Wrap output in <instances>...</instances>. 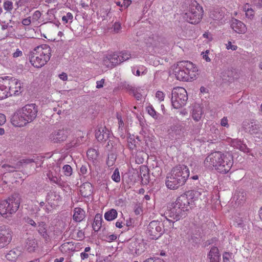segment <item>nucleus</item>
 <instances>
[{"mask_svg": "<svg viewBox=\"0 0 262 262\" xmlns=\"http://www.w3.org/2000/svg\"><path fill=\"white\" fill-rule=\"evenodd\" d=\"M112 179L113 181L116 182H119L120 181V176L119 171L118 168H116L114 171V172L112 176Z\"/></svg>", "mask_w": 262, "mask_h": 262, "instance_id": "obj_45", "label": "nucleus"}, {"mask_svg": "<svg viewBox=\"0 0 262 262\" xmlns=\"http://www.w3.org/2000/svg\"><path fill=\"white\" fill-rule=\"evenodd\" d=\"M5 84L7 89L8 97L12 95H18L22 91L23 88L20 81L12 77L7 76L3 78Z\"/></svg>", "mask_w": 262, "mask_h": 262, "instance_id": "obj_9", "label": "nucleus"}, {"mask_svg": "<svg viewBox=\"0 0 262 262\" xmlns=\"http://www.w3.org/2000/svg\"><path fill=\"white\" fill-rule=\"evenodd\" d=\"M54 197L53 199L55 200V199L56 200H58L60 199V196L59 195H57L54 192H51L48 194V196L46 198V200L47 201H49L50 199H52V198Z\"/></svg>", "mask_w": 262, "mask_h": 262, "instance_id": "obj_50", "label": "nucleus"}, {"mask_svg": "<svg viewBox=\"0 0 262 262\" xmlns=\"http://www.w3.org/2000/svg\"><path fill=\"white\" fill-rule=\"evenodd\" d=\"M188 100L187 93L182 87H176L171 92V101L172 106L176 109L180 108L186 105Z\"/></svg>", "mask_w": 262, "mask_h": 262, "instance_id": "obj_7", "label": "nucleus"}, {"mask_svg": "<svg viewBox=\"0 0 262 262\" xmlns=\"http://www.w3.org/2000/svg\"><path fill=\"white\" fill-rule=\"evenodd\" d=\"M41 16V13L39 11H36L34 12V13H33V16H32V17H33V19L35 20H37Z\"/></svg>", "mask_w": 262, "mask_h": 262, "instance_id": "obj_56", "label": "nucleus"}, {"mask_svg": "<svg viewBox=\"0 0 262 262\" xmlns=\"http://www.w3.org/2000/svg\"><path fill=\"white\" fill-rule=\"evenodd\" d=\"M13 166L16 171L17 169L21 168L23 167V165L22 164L21 161L20 160L19 161L17 162L16 163L14 164Z\"/></svg>", "mask_w": 262, "mask_h": 262, "instance_id": "obj_59", "label": "nucleus"}, {"mask_svg": "<svg viewBox=\"0 0 262 262\" xmlns=\"http://www.w3.org/2000/svg\"><path fill=\"white\" fill-rule=\"evenodd\" d=\"M243 125L245 130L251 134L256 133L259 128L258 122L255 121L244 122Z\"/></svg>", "mask_w": 262, "mask_h": 262, "instance_id": "obj_20", "label": "nucleus"}, {"mask_svg": "<svg viewBox=\"0 0 262 262\" xmlns=\"http://www.w3.org/2000/svg\"><path fill=\"white\" fill-rule=\"evenodd\" d=\"M176 125H173L171 128L169 129V133L172 136H176V137L179 138L183 133V127L180 123H177Z\"/></svg>", "mask_w": 262, "mask_h": 262, "instance_id": "obj_22", "label": "nucleus"}, {"mask_svg": "<svg viewBox=\"0 0 262 262\" xmlns=\"http://www.w3.org/2000/svg\"><path fill=\"white\" fill-rule=\"evenodd\" d=\"M231 145L233 147L238 149L245 152H248V148L246 144H244L240 140L237 139L232 140L231 141Z\"/></svg>", "mask_w": 262, "mask_h": 262, "instance_id": "obj_27", "label": "nucleus"}, {"mask_svg": "<svg viewBox=\"0 0 262 262\" xmlns=\"http://www.w3.org/2000/svg\"><path fill=\"white\" fill-rule=\"evenodd\" d=\"M38 111V106L35 104H26L12 116L11 123L14 126H24L36 118Z\"/></svg>", "mask_w": 262, "mask_h": 262, "instance_id": "obj_2", "label": "nucleus"}, {"mask_svg": "<svg viewBox=\"0 0 262 262\" xmlns=\"http://www.w3.org/2000/svg\"><path fill=\"white\" fill-rule=\"evenodd\" d=\"M12 236L13 232L9 227L5 225L0 226V249L11 243Z\"/></svg>", "mask_w": 262, "mask_h": 262, "instance_id": "obj_12", "label": "nucleus"}, {"mask_svg": "<svg viewBox=\"0 0 262 262\" xmlns=\"http://www.w3.org/2000/svg\"><path fill=\"white\" fill-rule=\"evenodd\" d=\"M142 71L141 75L145 74L147 72L146 69L143 66L140 67L139 69L137 70L136 75L139 76L141 75V72Z\"/></svg>", "mask_w": 262, "mask_h": 262, "instance_id": "obj_52", "label": "nucleus"}, {"mask_svg": "<svg viewBox=\"0 0 262 262\" xmlns=\"http://www.w3.org/2000/svg\"><path fill=\"white\" fill-rule=\"evenodd\" d=\"M23 165L24 164H29L32 162H35V160L34 159L31 158H26L23 159L21 160Z\"/></svg>", "mask_w": 262, "mask_h": 262, "instance_id": "obj_53", "label": "nucleus"}, {"mask_svg": "<svg viewBox=\"0 0 262 262\" xmlns=\"http://www.w3.org/2000/svg\"><path fill=\"white\" fill-rule=\"evenodd\" d=\"M23 253V248L17 247L10 250L6 255V258L9 261H14L21 256Z\"/></svg>", "mask_w": 262, "mask_h": 262, "instance_id": "obj_17", "label": "nucleus"}, {"mask_svg": "<svg viewBox=\"0 0 262 262\" xmlns=\"http://www.w3.org/2000/svg\"><path fill=\"white\" fill-rule=\"evenodd\" d=\"M27 244V249L30 252L34 251L37 247V244L34 240H29Z\"/></svg>", "mask_w": 262, "mask_h": 262, "instance_id": "obj_43", "label": "nucleus"}, {"mask_svg": "<svg viewBox=\"0 0 262 262\" xmlns=\"http://www.w3.org/2000/svg\"><path fill=\"white\" fill-rule=\"evenodd\" d=\"M162 38L156 35L151 34L144 38V42L148 47H158L160 46Z\"/></svg>", "mask_w": 262, "mask_h": 262, "instance_id": "obj_18", "label": "nucleus"}, {"mask_svg": "<svg viewBox=\"0 0 262 262\" xmlns=\"http://www.w3.org/2000/svg\"><path fill=\"white\" fill-rule=\"evenodd\" d=\"M221 125L225 127H228V119L227 117H224L221 119Z\"/></svg>", "mask_w": 262, "mask_h": 262, "instance_id": "obj_60", "label": "nucleus"}, {"mask_svg": "<svg viewBox=\"0 0 262 262\" xmlns=\"http://www.w3.org/2000/svg\"><path fill=\"white\" fill-rule=\"evenodd\" d=\"M215 256L220 257L219 249L216 247H213L210 250L208 256L215 257Z\"/></svg>", "mask_w": 262, "mask_h": 262, "instance_id": "obj_47", "label": "nucleus"}, {"mask_svg": "<svg viewBox=\"0 0 262 262\" xmlns=\"http://www.w3.org/2000/svg\"><path fill=\"white\" fill-rule=\"evenodd\" d=\"M117 216V212L115 209H112L104 214V218L108 221H113Z\"/></svg>", "mask_w": 262, "mask_h": 262, "instance_id": "obj_32", "label": "nucleus"}, {"mask_svg": "<svg viewBox=\"0 0 262 262\" xmlns=\"http://www.w3.org/2000/svg\"><path fill=\"white\" fill-rule=\"evenodd\" d=\"M114 31L118 33L121 28V24L119 22L115 23L114 25Z\"/></svg>", "mask_w": 262, "mask_h": 262, "instance_id": "obj_55", "label": "nucleus"}, {"mask_svg": "<svg viewBox=\"0 0 262 262\" xmlns=\"http://www.w3.org/2000/svg\"><path fill=\"white\" fill-rule=\"evenodd\" d=\"M58 176L59 175L54 176L49 179L51 182L57 184L58 186L60 187H64L66 185L65 182L61 180L60 177H58Z\"/></svg>", "mask_w": 262, "mask_h": 262, "instance_id": "obj_34", "label": "nucleus"}, {"mask_svg": "<svg viewBox=\"0 0 262 262\" xmlns=\"http://www.w3.org/2000/svg\"><path fill=\"white\" fill-rule=\"evenodd\" d=\"M156 96L161 101L164 100L165 97L164 93L161 91H158L156 93Z\"/></svg>", "mask_w": 262, "mask_h": 262, "instance_id": "obj_54", "label": "nucleus"}, {"mask_svg": "<svg viewBox=\"0 0 262 262\" xmlns=\"http://www.w3.org/2000/svg\"><path fill=\"white\" fill-rule=\"evenodd\" d=\"M4 8L8 12H11L13 9V3L9 0H6L4 3Z\"/></svg>", "mask_w": 262, "mask_h": 262, "instance_id": "obj_42", "label": "nucleus"}, {"mask_svg": "<svg viewBox=\"0 0 262 262\" xmlns=\"http://www.w3.org/2000/svg\"><path fill=\"white\" fill-rule=\"evenodd\" d=\"M73 215V220L76 222H80L85 217L84 211L80 208H76Z\"/></svg>", "mask_w": 262, "mask_h": 262, "instance_id": "obj_28", "label": "nucleus"}, {"mask_svg": "<svg viewBox=\"0 0 262 262\" xmlns=\"http://www.w3.org/2000/svg\"><path fill=\"white\" fill-rule=\"evenodd\" d=\"M128 248L130 253L134 255H139L145 250L144 244L137 239H133L129 242Z\"/></svg>", "mask_w": 262, "mask_h": 262, "instance_id": "obj_14", "label": "nucleus"}, {"mask_svg": "<svg viewBox=\"0 0 262 262\" xmlns=\"http://www.w3.org/2000/svg\"><path fill=\"white\" fill-rule=\"evenodd\" d=\"M227 49L228 50L231 49L232 51H235L237 49V47L235 45H232L231 41H228L227 45Z\"/></svg>", "mask_w": 262, "mask_h": 262, "instance_id": "obj_57", "label": "nucleus"}, {"mask_svg": "<svg viewBox=\"0 0 262 262\" xmlns=\"http://www.w3.org/2000/svg\"><path fill=\"white\" fill-rule=\"evenodd\" d=\"M124 88L128 91V92L131 94L132 93L135 91L136 89L135 88H134V87H133L132 86L129 85V84H127V85H124Z\"/></svg>", "mask_w": 262, "mask_h": 262, "instance_id": "obj_61", "label": "nucleus"}, {"mask_svg": "<svg viewBox=\"0 0 262 262\" xmlns=\"http://www.w3.org/2000/svg\"><path fill=\"white\" fill-rule=\"evenodd\" d=\"M60 168L58 166H54L52 169L50 170L47 174V176L49 179L54 176L59 175Z\"/></svg>", "mask_w": 262, "mask_h": 262, "instance_id": "obj_38", "label": "nucleus"}, {"mask_svg": "<svg viewBox=\"0 0 262 262\" xmlns=\"http://www.w3.org/2000/svg\"><path fill=\"white\" fill-rule=\"evenodd\" d=\"M104 83V79H102L100 81H97L96 82V84H97L96 88L97 89H100V88H102L103 86Z\"/></svg>", "mask_w": 262, "mask_h": 262, "instance_id": "obj_63", "label": "nucleus"}, {"mask_svg": "<svg viewBox=\"0 0 262 262\" xmlns=\"http://www.w3.org/2000/svg\"><path fill=\"white\" fill-rule=\"evenodd\" d=\"M80 172L82 174H90L93 175L91 166L89 163L85 162L80 167Z\"/></svg>", "mask_w": 262, "mask_h": 262, "instance_id": "obj_33", "label": "nucleus"}, {"mask_svg": "<svg viewBox=\"0 0 262 262\" xmlns=\"http://www.w3.org/2000/svg\"><path fill=\"white\" fill-rule=\"evenodd\" d=\"M20 205V198L18 194H14L7 199L0 202V214L6 218L15 213Z\"/></svg>", "mask_w": 262, "mask_h": 262, "instance_id": "obj_6", "label": "nucleus"}, {"mask_svg": "<svg viewBox=\"0 0 262 262\" xmlns=\"http://www.w3.org/2000/svg\"><path fill=\"white\" fill-rule=\"evenodd\" d=\"M51 52L50 47L47 45L38 46L29 52V61L35 68H40L50 60Z\"/></svg>", "mask_w": 262, "mask_h": 262, "instance_id": "obj_4", "label": "nucleus"}, {"mask_svg": "<svg viewBox=\"0 0 262 262\" xmlns=\"http://www.w3.org/2000/svg\"><path fill=\"white\" fill-rule=\"evenodd\" d=\"M248 4H246L244 7V10L245 11V15L247 18L252 19L254 16V10L249 7Z\"/></svg>", "mask_w": 262, "mask_h": 262, "instance_id": "obj_36", "label": "nucleus"}, {"mask_svg": "<svg viewBox=\"0 0 262 262\" xmlns=\"http://www.w3.org/2000/svg\"><path fill=\"white\" fill-rule=\"evenodd\" d=\"M107 144L105 145V149L108 151H113L117 145V140L112 135L107 140Z\"/></svg>", "mask_w": 262, "mask_h": 262, "instance_id": "obj_29", "label": "nucleus"}, {"mask_svg": "<svg viewBox=\"0 0 262 262\" xmlns=\"http://www.w3.org/2000/svg\"><path fill=\"white\" fill-rule=\"evenodd\" d=\"M112 135L111 132L105 126L98 127L95 132V137L99 142H106Z\"/></svg>", "mask_w": 262, "mask_h": 262, "instance_id": "obj_16", "label": "nucleus"}, {"mask_svg": "<svg viewBox=\"0 0 262 262\" xmlns=\"http://www.w3.org/2000/svg\"><path fill=\"white\" fill-rule=\"evenodd\" d=\"M110 58L111 59V62L112 63L114 67L117 64L121 63V60H120V56L116 53H113L108 55Z\"/></svg>", "mask_w": 262, "mask_h": 262, "instance_id": "obj_37", "label": "nucleus"}, {"mask_svg": "<svg viewBox=\"0 0 262 262\" xmlns=\"http://www.w3.org/2000/svg\"><path fill=\"white\" fill-rule=\"evenodd\" d=\"M203 114L202 107L198 104H195L193 106L192 117L195 121H199Z\"/></svg>", "mask_w": 262, "mask_h": 262, "instance_id": "obj_23", "label": "nucleus"}, {"mask_svg": "<svg viewBox=\"0 0 262 262\" xmlns=\"http://www.w3.org/2000/svg\"><path fill=\"white\" fill-rule=\"evenodd\" d=\"M42 209L46 213H49L52 210V206L48 205H45V202H40L39 203V206L38 208L37 211H40L41 209Z\"/></svg>", "mask_w": 262, "mask_h": 262, "instance_id": "obj_41", "label": "nucleus"}, {"mask_svg": "<svg viewBox=\"0 0 262 262\" xmlns=\"http://www.w3.org/2000/svg\"><path fill=\"white\" fill-rule=\"evenodd\" d=\"M139 175L143 182L147 183L149 179L148 168L145 165H142L140 167Z\"/></svg>", "mask_w": 262, "mask_h": 262, "instance_id": "obj_26", "label": "nucleus"}, {"mask_svg": "<svg viewBox=\"0 0 262 262\" xmlns=\"http://www.w3.org/2000/svg\"><path fill=\"white\" fill-rule=\"evenodd\" d=\"M64 174L66 176H71L72 174V168L69 165H65L62 168Z\"/></svg>", "mask_w": 262, "mask_h": 262, "instance_id": "obj_44", "label": "nucleus"}, {"mask_svg": "<svg viewBox=\"0 0 262 262\" xmlns=\"http://www.w3.org/2000/svg\"><path fill=\"white\" fill-rule=\"evenodd\" d=\"M23 54L21 51L19 49H17L16 51L13 53V56L14 58H16L19 56H21Z\"/></svg>", "mask_w": 262, "mask_h": 262, "instance_id": "obj_64", "label": "nucleus"}, {"mask_svg": "<svg viewBox=\"0 0 262 262\" xmlns=\"http://www.w3.org/2000/svg\"><path fill=\"white\" fill-rule=\"evenodd\" d=\"M189 176V170L184 165L173 167L166 177L165 184L170 189L175 190L183 185Z\"/></svg>", "mask_w": 262, "mask_h": 262, "instance_id": "obj_3", "label": "nucleus"}, {"mask_svg": "<svg viewBox=\"0 0 262 262\" xmlns=\"http://www.w3.org/2000/svg\"><path fill=\"white\" fill-rule=\"evenodd\" d=\"M231 27L238 33H244L247 29L245 25L243 22L235 18H233L231 20Z\"/></svg>", "mask_w": 262, "mask_h": 262, "instance_id": "obj_19", "label": "nucleus"}, {"mask_svg": "<svg viewBox=\"0 0 262 262\" xmlns=\"http://www.w3.org/2000/svg\"><path fill=\"white\" fill-rule=\"evenodd\" d=\"M37 231L38 233L41 235L46 240L49 239V236L47 232V225L44 222H40L38 223Z\"/></svg>", "mask_w": 262, "mask_h": 262, "instance_id": "obj_24", "label": "nucleus"}, {"mask_svg": "<svg viewBox=\"0 0 262 262\" xmlns=\"http://www.w3.org/2000/svg\"><path fill=\"white\" fill-rule=\"evenodd\" d=\"M103 64L107 68H112L114 67L112 63L111 62V59L108 55L104 58L103 60Z\"/></svg>", "mask_w": 262, "mask_h": 262, "instance_id": "obj_48", "label": "nucleus"}, {"mask_svg": "<svg viewBox=\"0 0 262 262\" xmlns=\"http://www.w3.org/2000/svg\"><path fill=\"white\" fill-rule=\"evenodd\" d=\"M245 194V192L243 191H239L237 192L234 196V198H236V201L238 204L243 203L246 200Z\"/></svg>", "mask_w": 262, "mask_h": 262, "instance_id": "obj_35", "label": "nucleus"}, {"mask_svg": "<svg viewBox=\"0 0 262 262\" xmlns=\"http://www.w3.org/2000/svg\"><path fill=\"white\" fill-rule=\"evenodd\" d=\"M164 232L163 224L158 221H152L147 226L146 233L151 239H157Z\"/></svg>", "mask_w": 262, "mask_h": 262, "instance_id": "obj_10", "label": "nucleus"}, {"mask_svg": "<svg viewBox=\"0 0 262 262\" xmlns=\"http://www.w3.org/2000/svg\"><path fill=\"white\" fill-rule=\"evenodd\" d=\"M203 9L196 2L192 3L189 10L184 14L183 18L192 24L199 23L202 19Z\"/></svg>", "mask_w": 262, "mask_h": 262, "instance_id": "obj_8", "label": "nucleus"}, {"mask_svg": "<svg viewBox=\"0 0 262 262\" xmlns=\"http://www.w3.org/2000/svg\"><path fill=\"white\" fill-rule=\"evenodd\" d=\"M80 192L83 197H89L93 192L92 185L89 182L84 183L80 187Z\"/></svg>", "mask_w": 262, "mask_h": 262, "instance_id": "obj_21", "label": "nucleus"}, {"mask_svg": "<svg viewBox=\"0 0 262 262\" xmlns=\"http://www.w3.org/2000/svg\"><path fill=\"white\" fill-rule=\"evenodd\" d=\"M98 155V151L95 149L90 148L87 151V156L90 160H94L96 159Z\"/></svg>", "mask_w": 262, "mask_h": 262, "instance_id": "obj_39", "label": "nucleus"}, {"mask_svg": "<svg viewBox=\"0 0 262 262\" xmlns=\"http://www.w3.org/2000/svg\"><path fill=\"white\" fill-rule=\"evenodd\" d=\"M209 51L206 50L205 53H203V58L206 61L209 62L210 61V58L209 57L208 54L209 53Z\"/></svg>", "mask_w": 262, "mask_h": 262, "instance_id": "obj_62", "label": "nucleus"}, {"mask_svg": "<svg viewBox=\"0 0 262 262\" xmlns=\"http://www.w3.org/2000/svg\"><path fill=\"white\" fill-rule=\"evenodd\" d=\"M102 220V217L100 214H97L95 215L94 221L93 224V228L95 231H98L100 229V227H101Z\"/></svg>", "mask_w": 262, "mask_h": 262, "instance_id": "obj_31", "label": "nucleus"}, {"mask_svg": "<svg viewBox=\"0 0 262 262\" xmlns=\"http://www.w3.org/2000/svg\"><path fill=\"white\" fill-rule=\"evenodd\" d=\"M189 202L187 195L183 194L178 197L176 201L167 207L164 213L167 221L173 223L185 216L189 209Z\"/></svg>", "mask_w": 262, "mask_h": 262, "instance_id": "obj_1", "label": "nucleus"}, {"mask_svg": "<svg viewBox=\"0 0 262 262\" xmlns=\"http://www.w3.org/2000/svg\"><path fill=\"white\" fill-rule=\"evenodd\" d=\"M69 135L68 129H59L55 130L50 134L49 138L54 143H60L65 141Z\"/></svg>", "mask_w": 262, "mask_h": 262, "instance_id": "obj_15", "label": "nucleus"}, {"mask_svg": "<svg viewBox=\"0 0 262 262\" xmlns=\"http://www.w3.org/2000/svg\"><path fill=\"white\" fill-rule=\"evenodd\" d=\"M210 16L214 20H222L224 17V12L222 9L217 8L210 12Z\"/></svg>", "mask_w": 262, "mask_h": 262, "instance_id": "obj_25", "label": "nucleus"}, {"mask_svg": "<svg viewBox=\"0 0 262 262\" xmlns=\"http://www.w3.org/2000/svg\"><path fill=\"white\" fill-rule=\"evenodd\" d=\"M174 72L178 80L189 81H192L196 77L198 69L190 61H181L178 63Z\"/></svg>", "mask_w": 262, "mask_h": 262, "instance_id": "obj_5", "label": "nucleus"}, {"mask_svg": "<svg viewBox=\"0 0 262 262\" xmlns=\"http://www.w3.org/2000/svg\"><path fill=\"white\" fill-rule=\"evenodd\" d=\"M219 172L227 173L229 171L233 164V156L228 152L223 154L222 160H221Z\"/></svg>", "mask_w": 262, "mask_h": 262, "instance_id": "obj_13", "label": "nucleus"}, {"mask_svg": "<svg viewBox=\"0 0 262 262\" xmlns=\"http://www.w3.org/2000/svg\"><path fill=\"white\" fill-rule=\"evenodd\" d=\"M131 94H133L134 96L138 100H140L141 98V95L140 93H138L136 89L135 91H134Z\"/></svg>", "mask_w": 262, "mask_h": 262, "instance_id": "obj_58", "label": "nucleus"}, {"mask_svg": "<svg viewBox=\"0 0 262 262\" xmlns=\"http://www.w3.org/2000/svg\"><path fill=\"white\" fill-rule=\"evenodd\" d=\"M119 56H120V60H121V63L128 60L131 58L130 53L126 51H122L119 53Z\"/></svg>", "mask_w": 262, "mask_h": 262, "instance_id": "obj_40", "label": "nucleus"}, {"mask_svg": "<svg viewBox=\"0 0 262 262\" xmlns=\"http://www.w3.org/2000/svg\"><path fill=\"white\" fill-rule=\"evenodd\" d=\"M4 81L3 77H0V100L3 99L8 97L7 89L5 84H3Z\"/></svg>", "mask_w": 262, "mask_h": 262, "instance_id": "obj_30", "label": "nucleus"}, {"mask_svg": "<svg viewBox=\"0 0 262 262\" xmlns=\"http://www.w3.org/2000/svg\"><path fill=\"white\" fill-rule=\"evenodd\" d=\"M3 167L5 168L6 170L9 172H13L15 171L13 165H11L5 164L3 165Z\"/></svg>", "mask_w": 262, "mask_h": 262, "instance_id": "obj_51", "label": "nucleus"}, {"mask_svg": "<svg viewBox=\"0 0 262 262\" xmlns=\"http://www.w3.org/2000/svg\"><path fill=\"white\" fill-rule=\"evenodd\" d=\"M147 111L149 115L155 119L158 118V115L154 107L152 106H148L146 107Z\"/></svg>", "mask_w": 262, "mask_h": 262, "instance_id": "obj_46", "label": "nucleus"}, {"mask_svg": "<svg viewBox=\"0 0 262 262\" xmlns=\"http://www.w3.org/2000/svg\"><path fill=\"white\" fill-rule=\"evenodd\" d=\"M223 153L216 151L209 155L204 161V166L209 169L214 168L218 172L221 160H222Z\"/></svg>", "mask_w": 262, "mask_h": 262, "instance_id": "obj_11", "label": "nucleus"}, {"mask_svg": "<svg viewBox=\"0 0 262 262\" xmlns=\"http://www.w3.org/2000/svg\"><path fill=\"white\" fill-rule=\"evenodd\" d=\"M73 18V14L70 12H68L67 13L66 15L62 16V20L65 23H68L69 20H70V21L72 22Z\"/></svg>", "mask_w": 262, "mask_h": 262, "instance_id": "obj_49", "label": "nucleus"}]
</instances>
